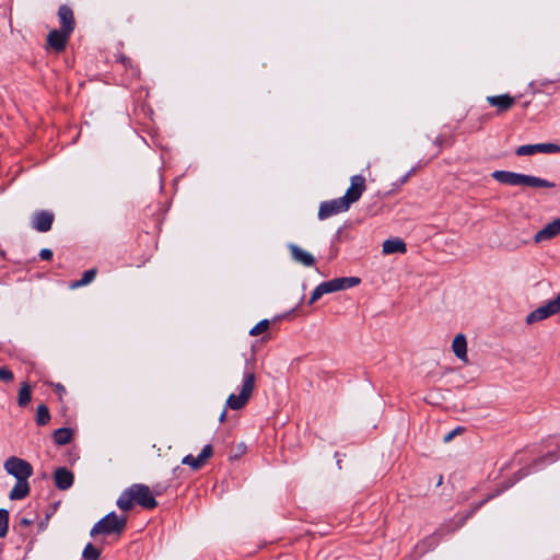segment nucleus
<instances>
[{
  "label": "nucleus",
  "instance_id": "nucleus-1",
  "mask_svg": "<svg viewBox=\"0 0 560 560\" xmlns=\"http://www.w3.org/2000/svg\"><path fill=\"white\" fill-rule=\"evenodd\" d=\"M154 494L159 495L161 492L158 490L152 492L148 486L135 483L122 491L116 504L124 512L130 511L135 504L147 510H152L158 506Z\"/></svg>",
  "mask_w": 560,
  "mask_h": 560
},
{
  "label": "nucleus",
  "instance_id": "nucleus-2",
  "mask_svg": "<svg viewBox=\"0 0 560 560\" xmlns=\"http://www.w3.org/2000/svg\"><path fill=\"white\" fill-rule=\"evenodd\" d=\"M491 176L499 183L509 186H525L533 188H553L556 186L553 182L510 171H494Z\"/></svg>",
  "mask_w": 560,
  "mask_h": 560
},
{
  "label": "nucleus",
  "instance_id": "nucleus-3",
  "mask_svg": "<svg viewBox=\"0 0 560 560\" xmlns=\"http://www.w3.org/2000/svg\"><path fill=\"white\" fill-rule=\"evenodd\" d=\"M255 382V373L252 371H246L243 375V383L240 394H231L228 397L225 402L226 408L231 410H240L244 408L254 393Z\"/></svg>",
  "mask_w": 560,
  "mask_h": 560
},
{
  "label": "nucleus",
  "instance_id": "nucleus-4",
  "mask_svg": "<svg viewBox=\"0 0 560 560\" xmlns=\"http://www.w3.org/2000/svg\"><path fill=\"white\" fill-rule=\"evenodd\" d=\"M127 525V516H118L115 512H110L101 518L92 527L90 535L92 537L97 535H120Z\"/></svg>",
  "mask_w": 560,
  "mask_h": 560
},
{
  "label": "nucleus",
  "instance_id": "nucleus-5",
  "mask_svg": "<svg viewBox=\"0 0 560 560\" xmlns=\"http://www.w3.org/2000/svg\"><path fill=\"white\" fill-rule=\"evenodd\" d=\"M5 471L9 475H12L16 478V480H28V478L33 475L32 465L20 457L11 456L9 457L3 465Z\"/></svg>",
  "mask_w": 560,
  "mask_h": 560
},
{
  "label": "nucleus",
  "instance_id": "nucleus-6",
  "mask_svg": "<svg viewBox=\"0 0 560 560\" xmlns=\"http://www.w3.org/2000/svg\"><path fill=\"white\" fill-rule=\"evenodd\" d=\"M560 312V293L556 299L549 301L545 305L537 307L526 316V324L532 325L534 323L544 320Z\"/></svg>",
  "mask_w": 560,
  "mask_h": 560
},
{
  "label": "nucleus",
  "instance_id": "nucleus-7",
  "mask_svg": "<svg viewBox=\"0 0 560 560\" xmlns=\"http://www.w3.org/2000/svg\"><path fill=\"white\" fill-rule=\"evenodd\" d=\"M349 208L350 206L343 197L324 201L320 203L318 209V219L326 220L338 213L346 212Z\"/></svg>",
  "mask_w": 560,
  "mask_h": 560
},
{
  "label": "nucleus",
  "instance_id": "nucleus-8",
  "mask_svg": "<svg viewBox=\"0 0 560 560\" xmlns=\"http://www.w3.org/2000/svg\"><path fill=\"white\" fill-rule=\"evenodd\" d=\"M361 282L358 277H342L335 278L319 283L324 294L334 293L337 291L346 290L358 285Z\"/></svg>",
  "mask_w": 560,
  "mask_h": 560
},
{
  "label": "nucleus",
  "instance_id": "nucleus-9",
  "mask_svg": "<svg viewBox=\"0 0 560 560\" xmlns=\"http://www.w3.org/2000/svg\"><path fill=\"white\" fill-rule=\"evenodd\" d=\"M366 189V180L362 175H354L350 178V186L342 196L349 206L357 202Z\"/></svg>",
  "mask_w": 560,
  "mask_h": 560
},
{
  "label": "nucleus",
  "instance_id": "nucleus-10",
  "mask_svg": "<svg viewBox=\"0 0 560 560\" xmlns=\"http://www.w3.org/2000/svg\"><path fill=\"white\" fill-rule=\"evenodd\" d=\"M516 155L525 156L536 153H560V145L556 143H537L520 145L515 150Z\"/></svg>",
  "mask_w": 560,
  "mask_h": 560
},
{
  "label": "nucleus",
  "instance_id": "nucleus-11",
  "mask_svg": "<svg viewBox=\"0 0 560 560\" xmlns=\"http://www.w3.org/2000/svg\"><path fill=\"white\" fill-rule=\"evenodd\" d=\"M54 220L55 215L52 212L47 210L36 211L32 218V228L40 233L48 232L52 226Z\"/></svg>",
  "mask_w": 560,
  "mask_h": 560
},
{
  "label": "nucleus",
  "instance_id": "nucleus-12",
  "mask_svg": "<svg viewBox=\"0 0 560 560\" xmlns=\"http://www.w3.org/2000/svg\"><path fill=\"white\" fill-rule=\"evenodd\" d=\"M212 454L213 448L210 444H208L201 450L200 454L197 457L190 454L186 455L182 459V464L189 466L192 470H199L206 464V462L212 456Z\"/></svg>",
  "mask_w": 560,
  "mask_h": 560
},
{
  "label": "nucleus",
  "instance_id": "nucleus-13",
  "mask_svg": "<svg viewBox=\"0 0 560 560\" xmlns=\"http://www.w3.org/2000/svg\"><path fill=\"white\" fill-rule=\"evenodd\" d=\"M71 34L62 30H52L47 35V45L57 52L66 49Z\"/></svg>",
  "mask_w": 560,
  "mask_h": 560
},
{
  "label": "nucleus",
  "instance_id": "nucleus-14",
  "mask_svg": "<svg viewBox=\"0 0 560 560\" xmlns=\"http://www.w3.org/2000/svg\"><path fill=\"white\" fill-rule=\"evenodd\" d=\"M487 102L497 108V114L501 115L510 110L515 104V97L510 94L487 96Z\"/></svg>",
  "mask_w": 560,
  "mask_h": 560
},
{
  "label": "nucleus",
  "instance_id": "nucleus-15",
  "mask_svg": "<svg viewBox=\"0 0 560 560\" xmlns=\"http://www.w3.org/2000/svg\"><path fill=\"white\" fill-rule=\"evenodd\" d=\"M58 18L60 22V28L62 31H66L70 34L74 31L75 27V20L73 11L70 7L67 4H62L58 9Z\"/></svg>",
  "mask_w": 560,
  "mask_h": 560
},
{
  "label": "nucleus",
  "instance_id": "nucleus-16",
  "mask_svg": "<svg viewBox=\"0 0 560 560\" xmlns=\"http://www.w3.org/2000/svg\"><path fill=\"white\" fill-rule=\"evenodd\" d=\"M55 486L59 490H68L74 481L73 474L66 467H59L54 472Z\"/></svg>",
  "mask_w": 560,
  "mask_h": 560
},
{
  "label": "nucleus",
  "instance_id": "nucleus-17",
  "mask_svg": "<svg viewBox=\"0 0 560 560\" xmlns=\"http://www.w3.org/2000/svg\"><path fill=\"white\" fill-rule=\"evenodd\" d=\"M560 234V218L548 223L545 228L535 234V242L540 243L544 241L551 240Z\"/></svg>",
  "mask_w": 560,
  "mask_h": 560
},
{
  "label": "nucleus",
  "instance_id": "nucleus-18",
  "mask_svg": "<svg viewBox=\"0 0 560 560\" xmlns=\"http://www.w3.org/2000/svg\"><path fill=\"white\" fill-rule=\"evenodd\" d=\"M289 250L291 254V257L294 261L303 265L304 267H311L315 262V258L312 254L305 252L300 246L295 244L289 245Z\"/></svg>",
  "mask_w": 560,
  "mask_h": 560
},
{
  "label": "nucleus",
  "instance_id": "nucleus-19",
  "mask_svg": "<svg viewBox=\"0 0 560 560\" xmlns=\"http://www.w3.org/2000/svg\"><path fill=\"white\" fill-rule=\"evenodd\" d=\"M452 350L459 360H462L464 363H468L467 341L463 334L455 336L452 342Z\"/></svg>",
  "mask_w": 560,
  "mask_h": 560
},
{
  "label": "nucleus",
  "instance_id": "nucleus-20",
  "mask_svg": "<svg viewBox=\"0 0 560 560\" xmlns=\"http://www.w3.org/2000/svg\"><path fill=\"white\" fill-rule=\"evenodd\" d=\"M407 246L406 243L400 238H389L383 243V253L385 255L395 254V253H406Z\"/></svg>",
  "mask_w": 560,
  "mask_h": 560
},
{
  "label": "nucleus",
  "instance_id": "nucleus-21",
  "mask_svg": "<svg viewBox=\"0 0 560 560\" xmlns=\"http://www.w3.org/2000/svg\"><path fill=\"white\" fill-rule=\"evenodd\" d=\"M30 490L27 480H16V483L10 491L9 498L11 500H22L28 495Z\"/></svg>",
  "mask_w": 560,
  "mask_h": 560
},
{
  "label": "nucleus",
  "instance_id": "nucleus-22",
  "mask_svg": "<svg viewBox=\"0 0 560 560\" xmlns=\"http://www.w3.org/2000/svg\"><path fill=\"white\" fill-rule=\"evenodd\" d=\"M465 520V517H460L459 520H451L448 523L441 525L434 535L443 537L444 535L452 534L464 525Z\"/></svg>",
  "mask_w": 560,
  "mask_h": 560
},
{
  "label": "nucleus",
  "instance_id": "nucleus-23",
  "mask_svg": "<svg viewBox=\"0 0 560 560\" xmlns=\"http://www.w3.org/2000/svg\"><path fill=\"white\" fill-rule=\"evenodd\" d=\"M72 436H73V431L70 428L57 429L52 434L54 442L57 445H66V444L70 443L72 440Z\"/></svg>",
  "mask_w": 560,
  "mask_h": 560
},
{
  "label": "nucleus",
  "instance_id": "nucleus-24",
  "mask_svg": "<svg viewBox=\"0 0 560 560\" xmlns=\"http://www.w3.org/2000/svg\"><path fill=\"white\" fill-rule=\"evenodd\" d=\"M97 270L96 268H91L83 272L82 278L80 280H75L70 282L69 288L74 290L84 285L90 284L96 277Z\"/></svg>",
  "mask_w": 560,
  "mask_h": 560
},
{
  "label": "nucleus",
  "instance_id": "nucleus-25",
  "mask_svg": "<svg viewBox=\"0 0 560 560\" xmlns=\"http://www.w3.org/2000/svg\"><path fill=\"white\" fill-rule=\"evenodd\" d=\"M32 400V386L28 383H22L18 394V405L21 408L26 407Z\"/></svg>",
  "mask_w": 560,
  "mask_h": 560
},
{
  "label": "nucleus",
  "instance_id": "nucleus-26",
  "mask_svg": "<svg viewBox=\"0 0 560 560\" xmlns=\"http://www.w3.org/2000/svg\"><path fill=\"white\" fill-rule=\"evenodd\" d=\"M50 421V412L46 405L42 404L37 407L35 422L39 427L48 424Z\"/></svg>",
  "mask_w": 560,
  "mask_h": 560
},
{
  "label": "nucleus",
  "instance_id": "nucleus-27",
  "mask_svg": "<svg viewBox=\"0 0 560 560\" xmlns=\"http://www.w3.org/2000/svg\"><path fill=\"white\" fill-rule=\"evenodd\" d=\"M101 556V551L95 548L91 542H89L84 549H83V552H82V557L85 559V560H97Z\"/></svg>",
  "mask_w": 560,
  "mask_h": 560
},
{
  "label": "nucleus",
  "instance_id": "nucleus-28",
  "mask_svg": "<svg viewBox=\"0 0 560 560\" xmlns=\"http://www.w3.org/2000/svg\"><path fill=\"white\" fill-rule=\"evenodd\" d=\"M9 528V512L4 509H0V538H3Z\"/></svg>",
  "mask_w": 560,
  "mask_h": 560
},
{
  "label": "nucleus",
  "instance_id": "nucleus-29",
  "mask_svg": "<svg viewBox=\"0 0 560 560\" xmlns=\"http://www.w3.org/2000/svg\"><path fill=\"white\" fill-rule=\"evenodd\" d=\"M270 322L268 319H262L259 323H257L250 330V336H259L260 334L265 332L269 329Z\"/></svg>",
  "mask_w": 560,
  "mask_h": 560
},
{
  "label": "nucleus",
  "instance_id": "nucleus-30",
  "mask_svg": "<svg viewBox=\"0 0 560 560\" xmlns=\"http://www.w3.org/2000/svg\"><path fill=\"white\" fill-rule=\"evenodd\" d=\"M0 380L5 383H10L14 380V374L8 366H1L0 368Z\"/></svg>",
  "mask_w": 560,
  "mask_h": 560
},
{
  "label": "nucleus",
  "instance_id": "nucleus-31",
  "mask_svg": "<svg viewBox=\"0 0 560 560\" xmlns=\"http://www.w3.org/2000/svg\"><path fill=\"white\" fill-rule=\"evenodd\" d=\"M324 295L320 285L318 284L312 292L311 298L308 300V304L315 303Z\"/></svg>",
  "mask_w": 560,
  "mask_h": 560
},
{
  "label": "nucleus",
  "instance_id": "nucleus-32",
  "mask_svg": "<svg viewBox=\"0 0 560 560\" xmlns=\"http://www.w3.org/2000/svg\"><path fill=\"white\" fill-rule=\"evenodd\" d=\"M33 523H34L33 518L21 517L19 520L18 525L15 526V528H19L22 532L23 527H27V526L32 525Z\"/></svg>",
  "mask_w": 560,
  "mask_h": 560
},
{
  "label": "nucleus",
  "instance_id": "nucleus-33",
  "mask_svg": "<svg viewBox=\"0 0 560 560\" xmlns=\"http://www.w3.org/2000/svg\"><path fill=\"white\" fill-rule=\"evenodd\" d=\"M39 257L43 260H50L52 258V250L49 248H43L39 252Z\"/></svg>",
  "mask_w": 560,
  "mask_h": 560
},
{
  "label": "nucleus",
  "instance_id": "nucleus-34",
  "mask_svg": "<svg viewBox=\"0 0 560 560\" xmlns=\"http://www.w3.org/2000/svg\"><path fill=\"white\" fill-rule=\"evenodd\" d=\"M557 458H558V456H556V454H553V453H549L547 456H544V457H541V458H539V459L535 460V462H534V465H535V466H537V465H539V464H541V463H545L547 459H549V460L553 462V460H556Z\"/></svg>",
  "mask_w": 560,
  "mask_h": 560
},
{
  "label": "nucleus",
  "instance_id": "nucleus-35",
  "mask_svg": "<svg viewBox=\"0 0 560 560\" xmlns=\"http://www.w3.org/2000/svg\"><path fill=\"white\" fill-rule=\"evenodd\" d=\"M463 431V428L458 427L456 428L455 430L451 431L450 433H447L445 436H444V442H450L458 432H462Z\"/></svg>",
  "mask_w": 560,
  "mask_h": 560
},
{
  "label": "nucleus",
  "instance_id": "nucleus-36",
  "mask_svg": "<svg viewBox=\"0 0 560 560\" xmlns=\"http://www.w3.org/2000/svg\"><path fill=\"white\" fill-rule=\"evenodd\" d=\"M55 392L59 395V398L61 399L62 395L66 394V388L63 385L58 383L55 385Z\"/></svg>",
  "mask_w": 560,
  "mask_h": 560
},
{
  "label": "nucleus",
  "instance_id": "nucleus-37",
  "mask_svg": "<svg viewBox=\"0 0 560 560\" xmlns=\"http://www.w3.org/2000/svg\"><path fill=\"white\" fill-rule=\"evenodd\" d=\"M120 62L126 67H131V59L125 56L120 57Z\"/></svg>",
  "mask_w": 560,
  "mask_h": 560
},
{
  "label": "nucleus",
  "instance_id": "nucleus-38",
  "mask_svg": "<svg viewBox=\"0 0 560 560\" xmlns=\"http://www.w3.org/2000/svg\"><path fill=\"white\" fill-rule=\"evenodd\" d=\"M225 418H226V411H225V410H223V411L221 412L220 417H219V421H220V422H224V421H225Z\"/></svg>",
  "mask_w": 560,
  "mask_h": 560
},
{
  "label": "nucleus",
  "instance_id": "nucleus-39",
  "mask_svg": "<svg viewBox=\"0 0 560 560\" xmlns=\"http://www.w3.org/2000/svg\"><path fill=\"white\" fill-rule=\"evenodd\" d=\"M408 177H409V174H406V175L402 177L401 183H406V182H407V179H408Z\"/></svg>",
  "mask_w": 560,
  "mask_h": 560
},
{
  "label": "nucleus",
  "instance_id": "nucleus-40",
  "mask_svg": "<svg viewBox=\"0 0 560 560\" xmlns=\"http://www.w3.org/2000/svg\"><path fill=\"white\" fill-rule=\"evenodd\" d=\"M435 142H436L439 145H442V139H441V138H436V139H435Z\"/></svg>",
  "mask_w": 560,
  "mask_h": 560
}]
</instances>
